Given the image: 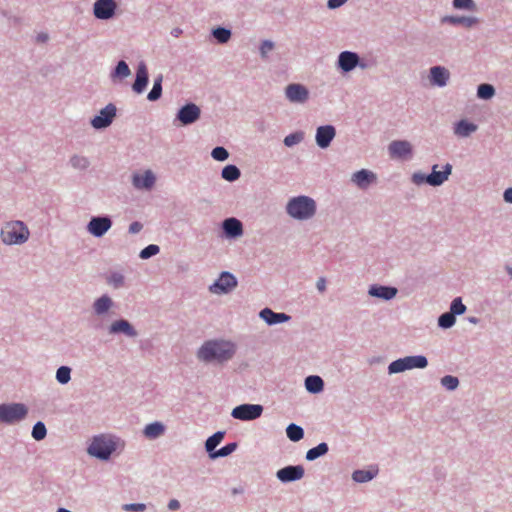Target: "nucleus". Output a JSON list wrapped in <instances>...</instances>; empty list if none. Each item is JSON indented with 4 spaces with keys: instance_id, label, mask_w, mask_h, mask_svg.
I'll list each match as a JSON object with an SVG mask.
<instances>
[{
    "instance_id": "12",
    "label": "nucleus",
    "mask_w": 512,
    "mask_h": 512,
    "mask_svg": "<svg viewBox=\"0 0 512 512\" xmlns=\"http://www.w3.org/2000/svg\"><path fill=\"white\" fill-rule=\"evenodd\" d=\"M200 117V109L193 103L186 104L183 106L178 114L177 119L183 124L188 125L197 121Z\"/></svg>"
},
{
    "instance_id": "56",
    "label": "nucleus",
    "mask_w": 512,
    "mask_h": 512,
    "mask_svg": "<svg viewBox=\"0 0 512 512\" xmlns=\"http://www.w3.org/2000/svg\"><path fill=\"white\" fill-rule=\"evenodd\" d=\"M347 0H328V7L331 9L338 8L346 3Z\"/></svg>"
},
{
    "instance_id": "27",
    "label": "nucleus",
    "mask_w": 512,
    "mask_h": 512,
    "mask_svg": "<svg viewBox=\"0 0 512 512\" xmlns=\"http://www.w3.org/2000/svg\"><path fill=\"white\" fill-rule=\"evenodd\" d=\"M477 130V125L466 120L459 121L454 128V133L459 137H467Z\"/></svg>"
},
{
    "instance_id": "55",
    "label": "nucleus",
    "mask_w": 512,
    "mask_h": 512,
    "mask_svg": "<svg viewBox=\"0 0 512 512\" xmlns=\"http://www.w3.org/2000/svg\"><path fill=\"white\" fill-rule=\"evenodd\" d=\"M141 229H142V224L139 222H133L129 226V232L132 234H136V233L140 232Z\"/></svg>"
},
{
    "instance_id": "21",
    "label": "nucleus",
    "mask_w": 512,
    "mask_h": 512,
    "mask_svg": "<svg viewBox=\"0 0 512 512\" xmlns=\"http://www.w3.org/2000/svg\"><path fill=\"white\" fill-rule=\"evenodd\" d=\"M376 180V176L371 171L362 169L352 176V181L359 187V188H367L369 184L374 182Z\"/></svg>"
},
{
    "instance_id": "28",
    "label": "nucleus",
    "mask_w": 512,
    "mask_h": 512,
    "mask_svg": "<svg viewBox=\"0 0 512 512\" xmlns=\"http://www.w3.org/2000/svg\"><path fill=\"white\" fill-rule=\"evenodd\" d=\"M445 21H448L453 25H462L467 28H470L478 23V19L472 16H450L446 17Z\"/></svg>"
},
{
    "instance_id": "46",
    "label": "nucleus",
    "mask_w": 512,
    "mask_h": 512,
    "mask_svg": "<svg viewBox=\"0 0 512 512\" xmlns=\"http://www.w3.org/2000/svg\"><path fill=\"white\" fill-rule=\"evenodd\" d=\"M450 312L453 313V315H461L465 312L466 306L462 303L461 298H455L450 307Z\"/></svg>"
},
{
    "instance_id": "15",
    "label": "nucleus",
    "mask_w": 512,
    "mask_h": 512,
    "mask_svg": "<svg viewBox=\"0 0 512 512\" xmlns=\"http://www.w3.org/2000/svg\"><path fill=\"white\" fill-rule=\"evenodd\" d=\"M335 128L331 125L320 126L316 132V143L321 148H327L335 137Z\"/></svg>"
},
{
    "instance_id": "14",
    "label": "nucleus",
    "mask_w": 512,
    "mask_h": 512,
    "mask_svg": "<svg viewBox=\"0 0 512 512\" xmlns=\"http://www.w3.org/2000/svg\"><path fill=\"white\" fill-rule=\"evenodd\" d=\"M438 165L432 167V173L426 177V182L431 186H439L443 184L452 171V166L446 164L443 171H437Z\"/></svg>"
},
{
    "instance_id": "34",
    "label": "nucleus",
    "mask_w": 512,
    "mask_h": 512,
    "mask_svg": "<svg viewBox=\"0 0 512 512\" xmlns=\"http://www.w3.org/2000/svg\"><path fill=\"white\" fill-rule=\"evenodd\" d=\"M222 177L227 181H235L240 177V170L235 165H227L222 169Z\"/></svg>"
},
{
    "instance_id": "51",
    "label": "nucleus",
    "mask_w": 512,
    "mask_h": 512,
    "mask_svg": "<svg viewBox=\"0 0 512 512\" xmlns=\"http://www.w3.org/2000/svg\"><path fill=\"white\" fill-rule=\"evenodd\" d=\"M71 164L74 168L85 169L88 167L89 161L86 157L74 156L71 158Z\"/></svg>"
},
{
    "instance_id": "11",
    "label": "nucleus",
    "mask_w": 512,
    "mask_h": 512,
    "mask_svg": "<svg viewBox=\"0 0 512 512\" xmlns=\"http://www.w3.org/2000/svg\"><path fill=\"white\" fill-rule=\"evenodd\" d=\"M115 9L114 0H97L94 4V15L98 19H110L115 14Z\"/></svg>"
},
{
    "instance_id": "54",
    "label": "nucleus",
    "mask_w": 512,
    "mask_h": 512,
    "mask_svg": "<svg viewBox=\"0 0 512 512\" xmlns=\"http://www.w3.org/2000/svg\"><path fill=\"white\" fill-rule=\"evenodd\" d=\"M124 509L126 511H136V512H141L145 509V505L144 504H140V503H137V504H126L124 505Z\"/></svg>"
},
{
    "instance_id": "25",
    "label": "nucleus",
    "mask_w": 512,
    "mask_h": 512,
    "mask_svg": "<svg viewBox=\"0 0 512 512\" xmlns=\"http://www.w3.org/2000/svg\"><path fill=\"white\" fill-rule=\"evenodd\" d=\"M223 229L228 236L237 237L242 235V223L236 218H228L223 223Z\"/></svg>"
},
{
    "instance_id": "29",
    "label": "nucleus",
    "mask_w": 512,
    "mask_h": 512,
    "mask_svg": "<svg viewBox=\"0 0 512 512\" xmlns=\"http://www.w3.org/2000/svg\"><path fill=\"white\" fill-rule=\"evenodd\" d=\"M164 431H165V427L162 423L154 422V423L148 424L145 427L143 433H144L145 437L148 439H156L159 436H161L164 433Z\"/></svg>"
},
{
    "instance_id": "3",
    "label": "nucleus",
    "mask_w": 512,
    "mask_h": 512,
    "mask_svg": "<svg viewBox=\"0 0 512 512\" xmlns=\"http://www.w3.org/2000/svg\"><path fill=\"white\" fill-rule=\"evenodd\" d=\"M315 211V201L307 196L294 197L287 204V213L295 219H309Z\"/></svg>"
},
{
    "instance_id": "43",
    "label": "nucleus",
    "mask_w": 512,
    "mask_h": 512,
    "mask_svg": "<svg viewBox=\"0 0 512 512\" xmlns=\"http://www.w3.org/2000/svg\"><path fill=\"white\" fill-rule=\"evenodd\" d=\"M47 433L46 427L42 422H37L32 430V437L39 441L45 438Z\"/></svg>"
},
{
    "instance_id": "1",
    "label": "nucleus",
    "mask_w": 512,
    "mask_h": 512,
    "mask_svg": "<svg viewBox=\"0 0 512 512\" xmlns=\"http://www.w3.org/2000/svg\"><path fill=\"white\" fill-rule=\"evenodd\" d=\"M235 354V345L229 341H207L198 351V358L205 362H224Z\"/></svg>"
},
{
    "instance_id": "61",
    "label": "nucleus",
    "mask_w": 512,
    "mask_h": 512,
    "mask_svg": "<svg viewBox=\"0 0 512 512\" xmlns=\"http://www.w3.org/2000/svg\"><path fill=\"white\" fill-rule=\"evenodd\" d=\"M47 39H48V36H47L46 34H39V35L37 36V40H38L39 42H45Z\"/></svg>"
},
{
    "instance_id": "17",
    "label": "nucleus",
    "mask_w": 512,
    "mask_h": 512,
    "mask_svg": "<svg viewBox=\"0 0 512 512\" xmlns=\"http://www.w3.org/2000/svg\"><path fill=\"white\" fill-rule=\"evenodd\" d=\"M148 84V71L147 67L144 63H140L138 65L137 71H136V79L133 83V90L134 92L140 94L142 93L146 86Z\"/></svg>"
},
{
    "instance_id": "23",
    "label": "nucleus",
    "mask_w": 512,
    "mask_h": 512,
    "mask_svg": "<svg viewBox=\"0 0 512 512\" xmlns=\"http://www.w3.org/2000/svg\"><path fill=\"white\" fill-rule=\"evenodd\" d=\"M431 82L437 86H445L449 79V72L441 66L432 67L430 70Z\"/></svg>"
},
{
    "instance_id": "36",
    "label": "nucleus",
    "mask_w": 512,
    "mask_h": 512,
    "mask_svg": "<svg viewBox=\"0 0 512 512\" xmlns=\"http://www.w3.org/2000/svg\"><path fill=\"white\" fill-rule=\"evenodd\" d=\"M224 438V432H216L215 434H213L212 436H210L207 441H206V450L208 452H212L216 447L217 445L223 440Z\"/></svg>"
},
{
    "instance_id": "24",
    "label": "nucleus",
    "mask_w": 512,
    "mask_h": 512,
    "mask_svg": "<svg viewBox=\"0 0 512 512\" xmlns=\"http://www.w3.org/2000/svg\"><path fill=\"white\" fill-rule=\"evenodd\" d=\"M260 317L270 325L288 321L290 318L285 313H275L269 308L263 309L260 312Z\"/></svg>"
},
{
    "instance_id": "30",
    "label": "nucleus",
    "mask_w": 512,
    "mask_h": 512,
    "mask_svg": "<svg viewBox=\"0 0 512 512\" xmlns=\"http://www.w3.org/2000/svg\"><path fill=\"white\" fill-rule=\"evenodd\" d=\"M306 389L312 393H318L323 390L324 382L319 376H308L305 380Z\"/></svg>"
},
{
    "instance_id": "60",
    "label": "nucleus",
    "mask_w": 512,
    "mask_h": 512,
    "mask_svg": "<svg viewBox=\"0 0 512 512\" xmlns=\"http://www.w3.org/2000/svg\"><path fill=\"white\" fill-rule=\"evenodd\" d=\"M504 199L506 202L512 203V188H508L504 192Z\"/></svg>"
},
{
    "instance_id": "41",
    "label": "nucleus",
    "mask_w": 512,
    "mask_h": 512,
    "mask_svg": "<svg viewBox=\"0 0 512 512\" xmlns=\"http://www.w3.org/2000/svg\"><path fill=\"white\" fill-rule=\"evenodd\" d=\"M71 369L67 366H61L56 372V379L61 384H66L70 380Z\"/></svg>"
},
{
    "instance_id": "47",
    "label": "nucleus",
    "mask_w": 512,
    "mask_h": 512,
    "mask_svg": "<svg viewBox=\"0 0 512 512\" xmlns=\"http://www.w3.org/2000/svg\"><path fill=\"white\" fill-rule=\"evenodd\" d=\"M302 139L303 134L301 132L292 133L284 138V144L288 147H291L293 145L300 143Z\"/></svg>"
},
{
    "instance_id": "7",
    "label": "nucleus",
    "mask_w": 512,
    "mask_h": 512,
    "mask_svg": "<svg viewBox=\"0 0 512 512\" xmlns=\"http://www.w3.org/2000/svg\"><path fill=\"white\" fill-rule=\"evenodd\" d=\"M263 407L259 404H242L232 410V417L239 420L249 421L261 416Z\"/></svg>"
},
{
    "instance_id": "57",
    "label": "nucleus",
    "mask_w": 512,
    "mask_h": 512,
    "mask_svg": "<svg viewBox=\"0 0 512 512\" xmlns=\"http://www.w3.org/2000/svg\"><path fill=\"white\" fill-rule=\"evenodd\" d=\"M316 287L318 289L319 292H324L326 290V280L325 278L321 277L318 279L317 283H316Z\"/></svg>"
},
{
    "instance_id": "64",
    "label": "nucleus",
    "mask_w": 512,
    "mask_h": 512,
    "mask_svg": "<svg viewBox=\"0 0 512 512\" xmlns=\"http://www.w3.org/2000/svg\"><path fill=\"white\" fill-rule=\"evenodd\" d=\"M508 272L512 275V268H509Z\"/></svg>"
},
{
    "instance_id": "13",
    "label": "nucleus",
    "mask_w": 512,
    "mask_h": 512,
    "mask_svg": "<svg viewBox=\"0 0 512 512\" xmlns=\"http://www.w3.org/2000/svg\"><path fill=\"white\" fill-rule=\"evenodd\" d=\"M304 476V468L298 466H287L277 471V478L282 482L299 480Z\"/></svg>"
},
{
    "instance_id": "6",
    "label": "nucleus",
    "mask_w": 512,
    "mask_h": 512,
    "mask_svg": "<svg viewBox=\"0 0 512 512\" xmlns=\"http://www.w3.org/2000/svg\"><path fill=\"white\" fill-rule=\"evenodd\" d=\"M27 408L24 404H2L0 405V422L14 423L25 418Z\"/></svg>"
},
{
    "instance_id": "2",
    "label": "nucleus",
    "mask_w": 512,
    "mask_h": 512,
    "mask_svg": "<svg viewBox=\"0 0 512 512\" xmlns=\"http://www.w3.org/2000/svg\"><path fill=\"white\" fill-rule=\"evenodd\" d=\"M30 232L21 221H11L4 225L1 230L2 241L7 245H18L25 243Z\"/></svg>"
},
{
    "instance_id": "4",
    "label": "nucleus",
    "mask_w": 512,
    "mask_h": 512,
    "mask_svg": "<svg viewBox=\"0 0 512 512\" xmlns=\"http://www.w3.org/2000/svg\"><path fill=\"white\" fill-rule=\"evenodd\" d=\"M116 450V442L110 435H99L93 438L88 453L100 459H108Z\"/></svg>"
},
{
    "instance_id": "18",
    "label": "nucleus",
    "mask_w": 512,
    "mask_h": 512,
    "mask_svg": "<svg viewBox=\"0 0 512 512\" xmlns=\"http://www.w3.org/2000/svg\"><path fill=\"white\" fill-rule=\"evenodd\" d=\"M412 147L408 141H393L389 145V152L392 157L404 158L411 154Z\"/></svg>"
},
{
    "instance_id": "58",
    "label": "nucleus",
    "mask_w": 512,
    "mask_h": 512,
    "mask_svg": "<svg viewBox=\"0 0 512 512\" xmlns=\"http://www.w3.org/2000/svg\"><path fill=\"white\" fill-rule=\"evenodd\" d=\"M426 177L425 175H422V174H414L413 175V181L416 183V184H421L423 182H426Z\"/></svg>"
},
{
    "instance_id": "10",
    "label": "nucleus",
    "mask_w": 512,
    "mask_h": 512,
    "mask_svg": "<svg viewBox=\"0 0 512 512\" xmlns=\"http://www.w3.org/2000/svg\"><path fill=\"white\" fill-rule=\"evenodd\" d=\"M112 226L108 217H93L87 225V230L95 237L103 236Z\"/></svg>"
},
{
    "instance_id": "48",
    "label": "nucleus",
    "mask_w": 512,
    "mask_h": 512,
    "mask_svg": "<svg viewBox=\"0 0 512 512\" xmlns=\"http://www.w3.org/2000/svg\"><path fill=\"white\" fill-rule=\"evenodd\" d=\"M441 384L448 390H454L457 388L459 381L456 377L447 375L441 379Z\"/></svg>"
},
{
    "instance_id": "62",
    "label": "nucleus",
    "mask_w": 512,
    "mask_h": 512,
    "mask_svg": "<svg viewBox=\"0 0 512 512\" xmlns=\"http://www.w3.org/2000/svg\"><path fill=\"white\" fill-rule=\"evenodd\" d=\"M180 33H181V30H180V29H175V30L173 31V35H174L175 37H178Z\"/></svg>"
},
{
    "instance_id": "40",
    "label": "nucleus",
    "mask_w": 512,
    "mask_h": 512,
    "mask_svg": "<svg viewBox=\"0 0 512 512\" xmlns=\"http://www.w3.org/2000/svg\"><path fill=\"white\" fill-rule=\"evenodd\" d=\"M213 36L217 39L219 43H226L229 41L231 37L230 30L222 27H218L213 30L212 32Z\"/></svg>"
},
{
    "instance_id": "32",
    "label": "nucleus",
    "mask_w": 512,
    "mask_h": 512,
    "mask_svg": "<svg viewBox=\"0 0 512 512\" xmlns=\"http://www.w3.org/2000/svg\"><path fill=\"white\" fill-rule=\"evenodd\" d=\"M162 81L163 76L159 75L155 80L153 84L152 90L148 93V100L150 101H156L161 97L162 94Z\"/></svg>"
},
{
    "instance_id": "49",
    "label": "nucleus",
    "mask_w": 512,
    "mask_h": 512,
    "mask_svg": "<svg viewBox=\"0 0 512 512\" xmlns=\"http://www.w3.org/2000/svg\"><path fill=\"white\" fill-rule=\"evenodd\" d=\"M159 250V246L155 244H150L140 252V257L142 259H148L151 256L156 255L159 252Z\"/></svg>"
},
{
    "instance_id": "44",
    "label": "nucleus",
    "mask_w": 512,
    "mask_h": 512,
    "mask_svg": "<svg viewBox=\"0 0 512 512\" xmlns=\"http://www.w3.org/2000/svg\"><path fill=\"white\" fill-rule=\"evenodd\" d=\"M453 7L455 9H466L474 11L476 5L473 0H453Z\"/></svg>"
},
{
    "instance_id": "37",
    "label": "nucleus",
    "mask_w": 512,
    "mask_h": 512,
    "mask_svg": "<svg viewBox=\"0 0 512 512\" xmlns=\"http://www.w3.org/2000/svg\"><path fill=\"white\" fill-rule=\"evenodd\" d=\"M131 71L125 61H119L113 74V78H126L130 75Z\"/></svg>"
},
{
    "instance_id": "52",
    "label": "nucleus",
    "mask_w": 512,
    "mask_h": 512,
    "mask_svg": "<svg viewBox=\"0 0 512 512\" xmlns=\"http://www.w3.org/2000/svg\"><path fill=\"white\" fill-rule=\"evenodd\" d=\"M274 48V44L269 41V40H265L263 41L261 47H260V53L262 55V57H266L267 54L272 51Z\"/></svg>"
},
{
    "instance_id": "8",
    "label": "nucleus",
    "mask_w": 512,
    "mask_h": 512,
    "mask_svg": "<svg viewBox=\"0 0 512 512\" xmlns=\"http://www.w3.org/2000/svg\"><path fill=\"white\" fill-rule=\"evenodd\" d=\"M116 115V107L113 104H108L103 108L99 115L91 120V125L96 129H101L109 126Z\"/></svg>"
},
{
    "instance_id": "45",
    "label": "nucleus",
    "mask_w": 512,
    "mask_h": 512,
    "mask_svg": "<svg viewBox=\"0 0 512 512\" xmlns=\"http://www.w3.org/2000/svg\"><path fill=\"white\" fill-rule=\"evenodd\" d=\"M236 447H237L236 443H229V444L223 446L222 448H220L218 451L214 452L211 456L213 458L228 456L236 449Z\"/></svg>"
},
{
    "instance_id": "50",
    "label": "nucleus",
    "mask_w": 512,
    "mask_h": 512,
    "mask_svg": "<svg viewBox=\"0 0 512 512\" xmlns=\"http://www.w3.org/2000/svg\"><path fill=\"white\" fill-rule=\"evenodd\" d=\"M211 155L217 161H225L229 157V153L224 147L214 148Z\"/></svg>"
},
{
    "instance_id": "5",
    "label": "nucleus",
    "mask_w": 512,
    "mask_h": 512,
    "mask_svg": "<svg viewBox=\"0 0 512 512\" xmlns=\"http://www.w3.org/2000/svg\"><path fill=\"white\" fill-rule=\"evenodd\" d=\"M428 362L426 357L418 355V356H407L405 358H401L393 361L389 367L388 371L390 374L400 373L407 369L412 368H425Z\"/></svg>"
},
{
    "instance_id": "39",
    "label": "nucleus",
    "mask_w": 512,
    "mask_h": 512,
    "mask_svg": "<svg viewBox=\"0 0 512 512\" xmlns=\"http://www.w3.org/2000/svg\"><path fill=\"white\" fill-rule=\"evenodd\" d=\"M495 93V89L490 84H481L478 86L477 95L481 99H490Z\"/></svg>"
},
{
    "instance_id": "63",
    "label": "nucleus",
    "mask_w": 512,
    "mask_h": 512,
    "mask_svg": "<svg viewBox=\"0 0 512 512\" xmlns=\"http://www.w3.org/2000/svg\"><path fill=\"white\" fill-rule=\"evenodd\" d=\"M57 512H71V511H69V510H67V509H65V508H59V509L57 510Z\"/></svg>"
},
{
    "instance_id": "22",
    "label": "nucleus",
    "mask_w": 512,
    "mask_h": 512,
    "mask_svg": "<svg viewBox=\"0 0 512 512\" xmlns=\"http://www.w3.org/2000/svg\"><path fill=\"white\" fill-rule=\"evenodd\" d=\"M397 294V289L394 287L373 285L369 289V295L373 297L382 298L385 300H390L394 298Z\"/></svg>"
},
{
    "instance_id": "33",
    "label": "nucleus",
    "mask_w": 512,
    "mask_h": 512,
    "mask_svg": "<svg viewBox=\"0 0 512 512\" xmlns=\"http://www.w3.org/2000/svg\"><path fill=\"white\" fill-rule=\"evenodd\" d=\"M286 433L287 437L294 442L301 440L304 436L303 429L296 424H290L286 429Z\"/></svg>"
},
{
    "instance_id": "59",
    "label": "nucleus",
    "mask_w": 512,
    "mask_h": 512,
    "mask_svg": "<svg viewBox=\"0 0 512 512\" xmlns=\"http://www.w3.org/2000/svg\"><path fill=\"white\" fill-rule=\"evenodd\" d=\"M168 507L170 510H177L180 507V503L178 500L172 499V500H170Z\"/></svg>"
},
{
    "instance_id": "35",
    "label": "nucleus",
    "mask_w": 512,
    "mask_h": 512,
    "mask_svg": "<svg viewBox=\"0 0 512 512\" xmlns=\"http://www.w3.org/2000/svg\"><path fill=\"white\" fill-rule=\"evenodd\" d=\"M377 471H371V470H357L353 473L352 477L353 480L359 483L367 482L374 478Z\"/></svg>"
},
{
    "instance_id": "42",
    "label": "nucleus",
    "mask_w": 512,
    "mask_h": 512,
    "mask_svg": "<svg viewBox=\"0 0 512 512\" xmlns=\"http://www.w3.org/2000/svg\"><path fill=\"white\" fill-rule=\"evenodd\" d=\"M454 323L455 316L451 312L442 314L438 319V324L442 328H450Z\"/></svg>"
},
{
    "instance_id": "16",
    "label": "nucleus",
    "mask_w": 512,
    "mask_h": 512,
    "mask_svg": "<svg viewBox=\"0 0 512 512\" xmlns=\"http://www.w3.org/2000/svg\"><path fill=\"white\" fill-rule=\"evenodd\" d=\"M286 97L291 102L303 103L308 99V90L300 84H290L285 90Z\"/></svg>"
},
{
    "instance_id": "31",
    "label": "nucleus",
    "mask_w": 512,
    "mask_h": 512,
    "mask_svg": "<svg viewBox=\"0 0 512 512\" xmlns=\"http://www.w3.org/2000/svg\"><path fill=\"white\" fill-rule=\"evenodd\" d=\"M328 452V445L326 443H320L314 448H311L306 453V459L313 461L320 456L325 455Z\"/></svg>"
},
{
    "instance_id": "53",
    "label": "nucleus",
    "mask_w": 512,
    "mask_h": 512,
    "mask_svg": "<svg viewBox=\"0 0 512 512\" xmlns=\"http://www.w3.org/2000/svg\"><path fill=\"white\" fill-rule=\"evenodd\" d=\"M109 282L112 283L115 287H120L124 283V277L121 274H113Z\"/></svg>"
},
{
    "instance_id": "38",
    "label": "nucleus",
    "mask_w": 512,
    "mask_h": 512,
    "mask_svg": "<svg viewBox=\"0 0 512 512\" xmlns=\"http://www.w3.org/2000/svg\"><path fill=\"white\" fill-rule=\"evenodd\" d=\"M111 304H112V302L109 297L102 296L95 302L94 309H95L96 313L103 314L110 308Z\"/></svg>"
},
{
    "instance_id": "9",
    "label": "nucleus",
    "mask_w": 512,
    "mask_h": 512,
    "mask_svg": "<svg viewBox=\"0 0 512 512\" xmlns=\"http://www.w3.org/2000/svg\"><path fill=\"white\" fill-rule=\"evenodd\" d=\"M237 285L236 278L229 272H223L219 279L210 286V291L216 294L227 293Z\"/></svg>"
},
{
    "instance_id": "19",
    "label": "nucleus",
    "mask_w": 512,
    "mask_h": 512,
    "mask_svg": "<svg viewBox=\"0 0 512 512\" xmlns=\"http://www.w3.org/2000/svg\"><path fill=\"white\" fill-rule=\"evenodd\" d=\"M359 62V57L356 53L344 51L339 55L338 63L340 68L345 71H351Z\"/></svg>"
},
{
    "instance_id": "26",
    "label": "nucleus",
    "mask_w": 512,
    "mask_h": 512,
    "mask_svg": "<svg viewBox=\"0 0 512 512\" xmlns=\"http://www.w3.org/2000/svg\"><path fill=\"white\" fill-rule=\"evenodd\" d=\"M110 333H124L128 336L134 337L136 336V331L130 325V323L126 320H117L112 323L110 326Z\"/></svg>"
},
{
    "instance_id": "20",
    "label": "nucleus",
    "mask_w": 512,
    "mask_h": 512,
    "mask_svg": "<svg viewBox=\"0 0 512 512\" xmlns=\"http://www.w3.org/2000/svg\"><path fill=\"white\" fill-rule=\"evenodd\" d=\"M155 183V176L152 171L147 170L143 174L133 175V185L138 189H150Z\"/></svg>"
}]
</instances>
